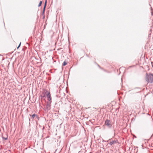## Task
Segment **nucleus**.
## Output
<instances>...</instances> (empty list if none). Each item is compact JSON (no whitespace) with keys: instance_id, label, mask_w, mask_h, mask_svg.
I'll return each mask as SVG.
<instances>
[{"instance_id":"423d86ee","label":"nucleus","mask_w":153,"mask_h":153,"mask_svg":"<svg viewBox=\"0 0 153 153\" xmlns=\"http://www.w3.org/2000/svg\"><path fill=\"white\" fill-rule=\"evenodd\" d=\"M116 143V141L115 140H112L110 142L109 144L111 145Z\"/></svg>"},{"instance_id":"9b49d317","label":"nucleus","mask_w":153,"mask_h":153,"mask_svg":"<svg viewBox=\"0 0 153 153\" xmlns=\"http://www.w3.org/2000/svg\"><path fill=\"white\" fill-rule=\"evenodd\" d=\"M21 44V42L20 43L19 45L18 46L17 48V49H18L20 47Z\"/></svg>"},{"instance_id":"6e6552de","label":"nucleus","mask_w":153,"mask_h":153,"mask_svg":"<svg viewBox=\"0 0 153 153\" xmlns=\"http://www.w3.org/2000/svg\"><path fill=\"white\" fill-rule=\"evenodd\" d=\"M67 64V62H66L65 61L62 64V66H65Z\"/></svg>"},{"instance_id":"f03ea898","label":"nucleus","mask_w":153,"mask_h":153,"mask_svg":"<svg viewBox=\"0 0 153 153\" xmlns=\"http://www.w3.org/2000/svg\"><path fill=\"white\" fill-rule=\"evenodd\" d=\"M51 102H47L46 105L44 108V110L45 111H48V110H50L51 109Z\"/></svg>"},{"instance_id":"0eeeda50","label":"nucleus","mask_w":153,"mask_h":153,"mask_svg":"<svg viewBox=\"0 0 153 153\" xmlns=\"http://www.w3.org/2000/svg\"><path fill=\"white\" fill-rule=\"evenodd\" d=\"M35 117H38L37 115L36 114H33V115H31V118L33 119Z\"/></svg>"},{"instance_id":"9d476101","label":"nucleus","mask_w":153,"mask_h":153,"mask_svg":"<svg viewBox=\"0 0 153 153\" xmlns=\"http://www.w3.org/2000/svg\"><path fill=\"white\" fill-rule=\"evenodd\" d=\"M2 138L4 140H7V137H2Z\"/></svg>"},{"instance_id":"20e7f679","label":"nucleus","mask_w":153,"mask_h":153,"mask_svg":"<svg viewBox=\"0 0 153 153\" xmlns=\"http://www.w3.org/2000/svg\"><path fill=\"white\" fill-rule=\"evenodd\" d=\"M47 0H46L45 3V5L43 8L42 15H44V18L45 17L44 13L45 10V8L46 6Z\"/></svg>"},{"instance_id":"1a4fd4ad","label":"nucleus","mask_w":153,"mask_h":153,"mask_svg":"<svg viewBox=\"0 0 153 153\" xmlns=\"http://www.w3.org/2000/svg\"><path fill=\"white\" fill-rule=\"evenodd\" d=\"M42 3V1H40L39 4L38 5V7H40L41 6Z\"/></svg>"},{"instance_id":"7ed1b4c3","label":"nucleus","mask_w":153,"mask_h":153,"mask_svg":"<svg viewBox=\"0 0 153 153\" xmlns=\"http://www.w3.org/2000/svg\"><path fill=\"white\" fill-rule=\"evenodd\" d=\"M111 121L110 120L107 119L105 121V125L108 127L111 128L112 127Z\"/></svg>"},{"instance_id":"39448f33","label":"nucleus","mask_w":153,"mask_h":153,"mask_svg":"<svg viewBox=\"0 0 153 153\" xmlns=\"http://www.w3.org/2000/svg\"><path fill=\"white\" fill-rule=\"evenodd\" d=\"M47 97L48 98V100L51 101V98L50 92L48 93L47 94Z\"/></svg>"},{"instance_id":"f257e3e1","label":"nucleus","mask_w":153,"mask_h":153,"mask_svg":"<svg viewBox=\"0 0 153 153\" xmlns=\"http://www.w3.org/2000/svg\"><path fill=\"white\" fill-rule=\"evenodd\" d=\"M146 81L148 82L153 83V74H150L147 75Z\"/></svg>"}]
</instances>
